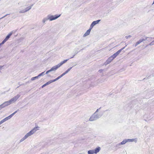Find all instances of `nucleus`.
Here are the masks:
<instances>
[{
  "instance_id": "nucleus-16",
  "label": "nucleus",
  "mask_w": 154,
  "mask_h": 154,
  "mask_svg": "<svg viewBox=\"0 0 154 154\" xmlns=\"http://www.w3.org/2000/svg\"><path fill=\"white\" fill-rule=\"evenodd\" d=\"M10 119L9 118V117L8 116V117H6L5 118V119H3V120H1L0 122H1L2 124L3 123H4V122H5L8 120L9 119Z\"/></svg>"
},
{
  "instance_id": "nucleus-28",
  "label": "nucleus",
  "mask_w": 154,
  "mask_h": 154,
  "mask_svg": "<svg viewBox=\"0 0 154 154\" xmlns=\"http://www.w3.org/2000/svg\"><path fill=\"white\" fill-rule=\"evenodd\" d=\"M52 83V82L51 81V80H50L47 82L46 83H45V84L46 85H47Z\"/></svg>"
},
{
  "instance_id": "nucleus-19",
  "label": "nucleus",
  "mask_w": 154,
  "mask_h": 154,
  "mask_svg": "<svg viewBox=\"0 0 154 154\" xmlns=\"http://www.w3.org/2000/svg\"><path fill=\"white\" fill-rule=\"evenodd\" d=\"M125 48V47L123 48H121V49L119 50L116 53V54L118 55L121 52V51L123 49H124Z\"/></svg>"
},
{
  "instance_id": "nucleus-9",
  "label": "nucleus",
  "mask_w": 154,
  "mask_h": 154,
  "mask_svg": "<svg viewBox=\"0 0 154 154\" xmlns=\"http://www.w3.org/2000/svg\"><path fill=\"white\" fill-rule=\"evenodd\" d=\"M113 60L111 57H110L106 60V61L105 63V65H107L111 61Z\"/></svg>"
},
{
  "instance_id": "nucleus-33",
  "label": "nucleus",
  "mask_w": 154,
  "mask_h": 154,
  "mask_svg": "<svg viewBox=\"0 0 154 154\" xmlns=\"http://www.w3.org/2000/svg\"><path fill=\"white\" fill-rule=\"evenodd\" d=\"M66 73L65 72H64L62 74L60 75V76H61V77H63V75H65V74H66Z\"/></svg>"
},
{
  "instance_id": "nucleus-40",
  "label": "nucleus",
  "mask_w": 154,
  "mask_h": 154,
  "mask_svg": "<svg viewBox=\"0 0 154 154\" xmlns=\"http://www.w3.org/2000/svg\"><path fill=\"white\" fill-rule=\"evenodd\" d=\"M47 86V85H46V84H44V85H43L42 86V88H44V87H45V86Z\"/></svg>"
},
{
  "instance_id": "nucleus-31",
  "label": "nucleus",
  "mask_w": 154,
  "mask_h": 154,
  "mask_svg": "<svg viewBox=\"0 0 154 154\" xmlns=\"http://www.w3.org/2000/svg\"><path fill=\"white\" fill-rule=\"evenodd\" d=\"M149 38L148 37H146V39H140L141 41V42H142L144 41H145L147 39V38Z\"/></svg>"
},
{
  "instance_id": "nucleus-2",
  "label": "nucleus",
  "mask_w": 154,
  "mask_h": 154,
  "mask_svg": "<svg viewBox=\"0 0 154 154\" xmlns=\"http://www.w3.org/2000/svg\"><path fill=\"white\" fill-rule=\"evenodd\" d=\"M69 59L65 60L61 62L60 63L58 64L57 65L53 67L50 69L51 72L55 71L58 68L60 67L63 64L66 62Z\"/></svg>"
},
{
  "instance_id": "nucleus-50",
  "label": "nucleus",
  "mask_w": 154,
  "mask_h": 154,
  "mask_svg": "<svg viewBox=\"0 0 154 154\" xmlns=\"http://www.w3.org/2000/svg\"><path fill=\"white\" fill-rule=\"evenodd\" d=\"M77 53H75V54H77Z\"/></svg>"
},
{
  "instance_id": "nucleus-4",
  "label": "nucleus",
  "mask_w": 154,
  "mask_h": 154,
  "mask_svg": "<svg viewBox=\"0 0 154 154\" xmlns=\"http://www.w3.org/2000/svg\"><path fill=\"white\" fill-rule=\"evenodd\" d=\"M60 16V14H56L54 15L49 14L48 15V19H49V20L50 21H52L53 20H55L58 18H59Z\"/></svg>"
},
{
  "instance_id": "nucleus-8",
  "label": "nucleus",
  "mask_w": 154,
  "mask_h": 154,
  "mask_svg": "<svg viewBox=\"0 0 154 154\" xmlns=\"http://www.w3.org/2000/svg\"><path fill=\"white\" fill-rule=\"evenodd\" d=\"M127 142L126 139H125L122 141L121 143L117 144L116 146V147H119V146L125 144Z\"/></svg>"
},
{
  "instance_id": "nucleus-29",
  "label": "nucleus",
  "mask_w": 154,
  "mask_h": 154,
  "mask_svg": "<svg viewBox=\"0 0 154 154\" xmlns=\"http://www.w3.org/2000/svg\"><path fill=\"white\" fill-rule=\"evenodd\" d=\"M111 57L112 59H113V60L116 57L115 56V55H114V54H113L112 56H111Z\"/></svg>"
},
{
  "instance_id": "nucleus-23",
  "label": "nucleus",
  "mask_w": 154,
  "mask_h": 154,
  "mask_svg": "<svg viewBox=\"0 0 154 154\" xmlns=\"http://www.w3.org/2000/svg\"><path fill=\"white\" fill-rule=\"evenodd\" d=\"M127 142H133L134 141V139H126Z\"/></svg>"
},
{
  "instance_id": "nucleus-21",
  "label": "nucleus",
  "mask_w": 154,
  "mask_h": 154,
  "mask_svg": "<svg viewBox=\"0 0 154 154\" xmlns=\"http://www.w3.org/2000/svg\"><path fill=\"white\" fill-rule=\"evenodd\" d=\"M88 154H94V150H89L88 152Z\"/></svg>"
},
{
  "instance_id": "nucleus-6",
  "label": "nucleus",
  "mask_w": 154,
  "mask_h": 154,
  "mask_svg": "<svg viewBox=\"0 0 154 154\" xmlns=\"http://www.w3.org/2000/svg\"><path fill=\"white\" fill-rule=\"evenodd\" d=\"M12 104L10 100L8 101H5L2 104L0 105V106H1L2 109L5 107L6 106H7L8 105H9L10 104Z\"/></svg>"
},
{
  "instance_id": "nucleus-20",
  "label": "nucleus",
  "mask_w": 154,
  "mask_h": 154,
  "mask_svg": "<svg viewBox=\"0 0 154 154\" xmlns=\"http://www.w3.org/2000/svg\"><path fill=\"white\" fill-rule=\"evenodd\" d=\"M18 111H19V109L17 110V111H15V112H14V113H12L11 114L10 116H8L9 117V118L10 119Z\"/></svg>"
},
{
  "instance_id": "nucleus-22",
  "label": "nucleus",
  "mask_w": 154,
  "mask_h": 154,
  "mask_svg": "<svg viewBox=\"0 0 154 154\" xmlns=\"http://www.w3.org/2000/svg\"><path fill=\"white\" fill-rule=\"evenodd\" d=\"M38 77H38V76L32 77L31 79V81H33V80H35L36 79H38Z\"/></svg>"
},
{
  "instance_id": "nucleus-13",
  "label": "nucleus",
  "mask_w": 154,
  "mask_h": 154,
  "mask_svg": "<svg viewBox=\"0 0 154 154\" xmlns=\"http://www.w3.org/2000/svg\"><path fill=\"white\" fill-rule=\"evenodd\" d=\"M13 33V31H12L10 32L9 34L7 36L5 39L7 41L10 38V37L11 35Z\"/></svg>"
},
{
  "instance_id": "nucleus-18",
  "label": "nucleus",
  "mask_w": 154,
  "mask_h": 154,
  "mask_svg": "<svg viewBox=\"0 0 154 154\" xmlns=\"http://www.w3.org/2000/svg\"><path fill=\"white\" fill-rule=\"evenodd\" d=\"M125 48V47L123 48H121V49L119 50L116 53V54L118 55L121 52V51L123 49H124Z\"/></svg>"
},
{
  "instance_id": "nucleus-1",
  "label": "nucleus",
  "mask_w": 154,
  "mask_h": 154,
  "mask_svg": "<svg viewBox=\"0 0 154 154\" xmlns=\"http://www.w3.org/2000/svg\"><path fill=\"white\" fill-rule=\"evenodd\" d=\"M39 127L38 126H36L27 133L25 136L20 140V142H21L27 139L28 137L33 135L38 130Z\"/></svg>"
},
{
  "instance_id": "nucleus-49",
  "label": "nucleus",
  "mask_w": 154,
  "mask_h": 154,
  "mask_svg": "<svg viewBox=\"0 0 154 154\" xmlns=\"http://www.w3.org/2000/svg\"><path fill=\"white\" fill-rule=\"evenodd\" d=\"M1 124H2L1 123V122H0V125H1Z\"/></svg>"
},
{
  "instance_id": "nucleus-26",
  "label": "nucleus",
  "mask_w": 154,
  "mask_h": 154,
  "mask_svg": "<svg viewBox=\"0 0 154 154\" xmlns=\"http://www.w3.org/2000/svg\"><path fill=\"white\" fill-rule=\"evenodd\" d=\"M25 12H26L25 11V10H21V11H19V13H25Z\"/></svg>"
},
{
  "instance_id": "nucleus-5",
  "label": "nucleus",
  "mask_w": 154,
  "mask_h": 154,
  "mask_svg": "<svg viewBox=\"0 0 154 154\" xmlns=\"http://www.w3.org/2000/svg\"><path fill=\"white\" fill-rule=\"evenodd\" d=\"M20 97V95L19 94H17L16 96H14L10 100L11 102V103H15Z\"/></svg>"
},
{
  "instance_id": "nucleus-11",
  "label": "nucleus",
  "mask_w": 154,
  "mask_h": 154,
  "mask_svg": "<svg viewBox=\"0 0 154 154\" xmlns=\"http://www.w3.org/2000/svg\"><path fill=\"white\" fill-rule=\"evenodd\" d=\"M100 149V148L99 147H98L96 148L94 150V153L97 154L98 152Z\"/></svg>"
},
{
  "instance_id": "nucleus-35",
  "label": "nucleus",
  "mask_w": 154,
  "mask_h": 154,
  "mask_svg": "<svg viewBox=\"0 0 154 154\" xmlns=\"http://www.w3.org/2000/svg\"><path fill=\"white\" fill-rule=\"evenodd\" d=\"M51 80V81L52 83L57 81L56 79H54V80Z\"/></svg>"
},
{
  "instance_id": "nucleus-43",
  "label": "nucleus",
  "mask_w": 154,
  "mask_h": 154,
  "mask_svg": "<svg viewBox=\"0 0 154 154\" xmlns=\"http://www.w3.org/2000/svg\"><path fill=\"white\" fill-rule=\"evenodd\" d=\"M4 43H5V42H6V41H7V40H6L5 39L3 40V41Z\"/></svg>"
},
{
  "instance_id": "nucleus-36",
  "label": "nucleus",
  "mask_w": 154,
  "mask_h": 154,
  "mask_svg": "<svg viewBox=\"0 0 154 154\" xmlns=\"http://www.w3.org/2000/svg\"><path fill=\"white\" fill-rule=\"evenodd\" d=\"M8 14H6L3 17H2L0 18V20L4 18L6 16H7Z\"/></svg>"
},
{
  "instance_id": "nucleus-51",
  "label": "nucleus",
  "mask_w": 154,
  "mask_h": 154,
  "mask_svg": "<svg viewBox=\"0 0 154 154\" xmlns=\"http://www.w3.org/2000/svg\"><path fill=\"white\" fill-rule=\"evenodd\" d=\"M154 3V2H153V4Z\"/></svg>"
},
{
  "instance_id": "nucleus-25",
  "label": "nucleus",
  "mask_w": 154,
  "mask_h": 154,
  "mask_svg": "<svg viewBox=\"0 0 154 154\" xmlns=\"http://www.w3.org/2000/svg\"><path fill=\"white\" fill-rule=\"evenodd\" d=\"M45 72V71L43 72L42 73H41L40 74L38 75V77H40L41 76H43L45 75V74H44Z\"/></svg>"
},
{
  "instance_id": "nucleus-14",
  "label": "nucleus",
  "mask_w": 154,
  "mask_h": 154,
  "mask_svg": "<svg viewBox=\"0 0 154 154\" xmlns=\"http://www.w3.org/2000/svg\"><path fill=\"white\" fill-rule=\"evenodd\" d=\"M13 33V31H12L10 32L9 34L7 36L5 39L7 41L10 38V37L11 35Z\"/></svg>"
},
{
  "instance_id": "nucleus-45",
  "label": "nucleus",
  "mask_w": 154,
  "mask_h": 154,
  "mask_svg": "<svg viewBox=\"0 0 154 154\" xmlns=\"http://www.w3.org/2000/svg\"><path fill=\"white\" fill-rule=\"evenodd\" d=\"M114 54V55H115V56H116V57L117 56H118V55L116 54V53H115V54Z\"/></svg>"
},
{
  "instance_id": "nucleus-42",
  "label": "nucleus",
  "mask_w": 154,
  "mask_h": 154,
  "mask_svg": "<svg viewBox=\"0 0 154 154\" xmlns=\"http://www.w3.org/2000/svg\"><path fill=\"white\" fill-rule=\"evenodd\" d=\"M61 76H60V75L57 78L58 79H60L61 78Z\"/></svg>"
},
{
  "instance_id": "nucleus-3",
  "label": "nucleus",
  "mask_w": 154,
  "mask_h": 154,
  "mask_svg": "<svg viewBox=\"0 0 154 154\" xmlns=\"http://www.w3.org/2000/svg\"><path fill=\"white\" fill-rule=\"evenodd\" d=\"M101 116L96 113H94L90 118L89 121H95L100 117Z\"/></svg>"
},
{
  "instance_id": "nucleus-12",
  "label": "nucleus",
  "mask_w": 154,
  "mask_h": 154,
  "mask_svg": "<svg viewBox=\"0 0 154 154\" xmlns=\"http://www.w3.org/2000/svg\"><path fill=\"white\" fill-rule=\"evenodd\" d=\"M49 19H48V16L47 17H46L44 18L42 20V22L44 24H45V22L46 21H47V20H48Z\"/></svg>"
},
{
  "instance_id": "nucleus-15",
  "label": "nucleus",
  "mask_w": 154,
  "mask_h": 154,
  "mask_svg": "<svg viewBox=\"0 0 154 154\" xmlns=\"http://www.w3.org/2000/svg\"><path fill=\"white\" fill-rule=\"evenodd\" d=\"M13 33V31H12L10 32L9 34L7 36L5 39L7 41L10 38V37L11 35Z\"/></svg>"
},
{
  "instance_id": "nucleus-27",
  "label": "nucleus",
  "mask_w": 154,
  "mask_h": 154,
  "mask_svg": "<svg viewBox=\"0 0 154 154\" xmlns=\"http://www.w3.org/2000/svg\"><path fill=\"white\" fill-rule=\"evenodd\" d=\"M72 68V67L69 68L65 71L66 73H67L70 71V70Z\"/></svg>"
},
{
  "instance_id": "nucleus-44",
  "label": "nucleus",
  "mask_w": 154,
  "mask_h": 154,
  "mask_svg": "<svg viewBox=\"0 0 154 154\" xmlns=\"http://www.w3.org/2000/svg\"><path fill=\"white\" fill-rule=\"evenodd\" d=\"M114 54V55H115V56H116V57L117 56H118V55L116 54V53H115V54Z\"/></svg>"
},
{
  "instance_id": "nucleus-17",
  "label": "nucleus",
  "mask_w": 154,
  "mask_h": 154,
  "mask_svg": "<svg viewBox=\"0 0 154 154\" xmlns=\"http://www.w3.org/2000/svg\"><path fill=\"white\" fill-rule=\"evenodd\" d=\"M32 5L31 6H28V7L26 8L25 10V11L26 12L29 11V10H30L32 8Z\"/></svg>"
},
{
  "instance_id": "nucleus-32",
  "label": "nucleus",
  "mask_w": 154,
  "mask_h": 154,
  "mask_svg": "<svg viewBox=\"0 0 154 154\" xmlns=\"http://www.w3.org/2000/svg\"><path fill=\"white\" fill-rule=\"evenodd\" d=\"M66 73L65 72H64L62 74L60 75V76H61V77H63V75H65V74H66Z\"/></svg>"
},
{
  "instance_id": "nucleus-37",
  "label": "nucleus",
  "mask_w": 154,
  "mask_h": 154,
  "mask_svg": "<svg viewBox=\"0 0 154 154\" xmlns=\"http://www.w3.org/2000/svg\"><path fill=\"white\" fill-rule=\"evenodd\" d=\"M4 66H0V70L2 69Z\"/></svg>"
},
{
  "instance_id": "nucleus-34",
  "label": "nucleus",
  "mask_w": 154,
  "mask_h": 154,
  "mask_svg": "<svg viewBox=\"0 0 154 154\" xmlns=\"http://www.w3.org/2000/svg\"><path fill=\"white\" fill-rule=\"evenodd\" d=\"M51 71L50 70V69L48 70V71H47L46 73V74H48L49 72H51Z\"/></svg>"
},
{
  "instance_id": "nucleus-30",
  "label": "nucleus",
  "mask_w": 154,
  "mask_h": 154,
  "mask_svg": "<svg viewBox=\"0 0 154 154\" xmlns=\"http://www.w3.org/2000/svg\"><path fill=\"white\" fill-rule=\"evenodd\" d=\"M154 45V40L152 42H151L150 43H149V45Z\"/></svg>"
},
{
  "instance_id": "nucleus-10",
  "label": "nucleus",
  "mask_w": 154,
  "mask_h": 154,
  "mask_svg": "<svg viewBox=\"0 0 154 154\" xmlns=\"http://www.w3.org/2000/svg\"><path fill=\"white\" fill-rule=\"evenodd\" d=\"M91 29H91V28L90 27V29H88L83 35V37H85L88 35L90 33Z\"/></svg>"
},
{
  "instance_id": "nucleus-39",
  "label": "nucleus",
  "mask_w": 154,
  "mask_h": 154,
  "mask_svg": "<svg viewBox=\"0 0 154 154\" xmlns=\"http://www.w3.org/2000/svg\"><path fill=\"white\" fill-rule=\"evenodd\" d=\"M4 42L3 41H2L1 43H0V45L1 46L2 45L4 44Z\"/></svg>"
},
{
  "instance_id": "nucleus-48",
  "label": "nucleus",
  "mask_w": 154,
  "mask_h": 154,
  "mask_svg": "<svg viewBox=\"0 0 154 154\" xmlns=\"http://www.w3.org/2000/svg\"><path fill=\"white\" fill-rule=\"evenodd\" d=\"M56 79V80H58V79L57 78Z\"/></svg>"
},
{
  "instance_id": "nucleus-52",
  "label": "nucleus",
  "mask_w": 154,
  "mask_h": 154,
  "mask_svg": "<svg viewBox=\"0 0 154 154\" xmlns=\"http://www.w3.org/2000/svg\"><path fill=\"white\" fill-rule=\"evenodd\" d=\"M1 45H0V48L1 47Z\"/></svg>"
},
{
  "instance_id": "nucleus-24",
  "label": "nucleus",
  "mask_w": 154,
  "mask_h": 154,
  "mask_svg": "<svg viewBox=\"0 0 154 154\" xmlns=\"http://www.w3.org/2000/svg\"><path fill=\"white\" fill-rule=\"evenodd\" d=\"M141 42V41L140 40L139 41L137 42L135 44V46H137V45L140 43Z\"/></svg>"
},
{
  "instance_id": "nucleus-41",
  "label": "nucleus",
  "mask_w": 154,
  "mask_h": 154,
  "mask_svg": "<svg viewBox=\"0 0 154 154\" xmlns=\"http://www.w3.org/2000/svg\"><path fill=\"white\" fill-rule=\"evenodd\" d=\"M99 109H97V110L94 113H96V114H97V112H98L99 110Z\"/></svg>"
},
{
  "instance_id": "nucleus-47",
  "label": "nucleus",
  "mask_w": 154,
  "mask_h": 154,
  "mask_svg": "<svg viewBox=\"0 0 154 154\" xmlns=\"http://www.w3.org/2000/svg\"><path fill=\"white\" fill-rule=\"evenodd\" d=\"M1 106H0V110L2 109Z\"/></svg>"
},
{
  "instance_id": "nucleus-38",
  "label": "nucleus",
  "mask_w": 154,
  "mask_h": 154,
  "mask_svg": "<svg viewBox=\"0 0 154 154\" xmlns=\"http://www.w3.org/2000/svg\"><path fill=\"white\" fill-rule=\"evenodd\" d=\"M131 37V35H128V36H126V38H130Z\"/></svg>"
},
{
  "instance_id": "nucleus-7",
  "label": "nucleus",
  "mask_w": 154,
  "mask_h": 154,
  "mask_svg": "<svg viewBox=\"0 0 154 154\" xmlns=\"http://www.w3.org/2000/svg\"><path fill=\"white\" fill-rule=\"evenodd\" d=\"M100 21V20H98L93 22L90 25V27L92 29L94 26L96 24H98Z\"/></svg>"
},
{
  "instance_id": "nucleus-46",
  "label": "nucleus",
  "mask_w": 154,
  "mask_h": 154,
  "mask_svg": "<svg viewBox=\"0 0 154 154\" xmlns=\"http://www.w3.org/2000/svg\"><path fill=\"white\" fill-rule=\"evenodd\" d=\"M75 54H74V55H73V57H71L70 58H73V57H74V56H75Z\"/></svg>"
}]
</instances>
